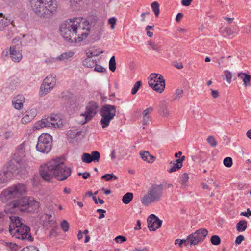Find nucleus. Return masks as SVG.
I'll use <instances>...</instances> for the list:
<instances>
[{"label": "nucleus", "mask_w": 251, "mask_h": 251, "mask_svg": "<svg viewBox=\"0 0 251 251\" xmlns=\"http://www.w3.org/2000/svg\"><path fill=\"white\" fill-rule=\"evenodd\" d=\"M9 214H11V213H5V210L4 212H0V233L2 232L4 229V223L5 221H7L8 219H9Z\"/></svg>", "instance_id": "obj_23"}, {"label": "nucleus", "mask_w": 251, "mask_h": 251, "mask_svg": "<svg viewBox=\"0 0 251 251\" xmlns=\"http://www.w3.org/2000/svg\"><path fill=\"white\" fill-rule=\"evenodd\" d=\"M10 24V21L7 19H5L3 17L2 19H0V30L2 31L4 30V28Z\"/></svg>", "instance_id": "obj_34"}, {"label": "nucleus", "mask_w": 251, "mask_h": 251, "mask_svg": "<svg viewBox=\"0 0 251 251\" xmlns=\"http://www.w3.org/2000/svg\"><path fill=\"white\" fill-rule=\"evenodd\" d=\"M10 55L12 61L19 62L22 58V55L19 51L17 50L15 46L10 47Z\"/></svg>", "instance_id": "obj_17"}, {"label": "nucleus", "mask_w": 251, "mask_h": 251, "mask_svg": "<svg viewBox=\"0 0 251 251\" xmlns=\"http://www.w3.org/2000/svg\"><path fill=\"white\" fill-rule=\"evenodd\" d=\"M153 110V108L151 106L145 109L143 112V115L149 116V113H151Z\"/></svg>", "instance_id": "obj_56"}, {"label": "nucleus", "mask_w": 251, "mask_h": 251, "mask_svg": "<svg viewBox=\"0 0 251 251\" xmlns=\"http://www.w3.org/2000/svg\"><path fill=\"white\" fill-rule=\"evenodd\" d=\"M133 251H149V250L148 248H147L146 247H144V248H143L142 249H139L138 248H136L135 247L134 249H133Z\"/></svg>", "instance_id": "obj_64"}, {"label": "nucleus", "mask_w": 251, "mask_h": 251, "mask_svg": "<svg viewBox=\"0 0 251 251\" xmlns=\"http://www.w3.org/2000/svg\"><path fill=\"white\" fill-rule=\"evenodd\" d=\"M30 6L34 13L42 18H49L56 11V0H29Z\"/></svg>", "instance_id": "obj_3"}, {"label": "nucleus", "mask_w": 251, "mask_h": 251, "mask_svg": "<svg viewBox=\"0 0 251 251\" xmlns=\"http://www.w3.org/2000/svg\"><path fill=\"white\" fill-rule=\"evenodd\" d=\"M161 79H164L161 74L152 73L150 75L149 81L160 82Z\"/></svg>", "instance_id": "obj_28"}, {"label": "nucleus", "mask_w": 251, "mask_h": 251, "mask_svg": "<svg viewBox=\"0 0 251 251\" xmlns=\"http://www.w3.org/2000/svg\"><path fill=\"white\" fill-rule=\"evenodd\" d=\"M98 105L94 101L88 103L86 107V111L84 114H82L85 117L86 121H89L94 117L97 113Z\"/></svg>", "instance_id": "obj_13"}, {"label": "nucleus", "mask_w": 251, "mask_h": 251, "mask_svg": "<svg viewBox=\"0 0 251 251\" xmlns=\"http://www.w3.org/2000/svg\"><path fill=\"white\" fill-rule=\"evenodd\" d=\"M244 239H245V238L243 235H240L238 236L235 239V244H236V245L240 244L241 243V242L244 240Z\"/></svg>", "instance_id": "obj_52"}, {"label": "nucleus", "mask_w": 251, "mask_h": 251, "mask_svg": "<svg viewBox=\"0 0 251 251\" xmlns=\"http://www.w3.org/2000/svg\"><path fill=\"white\" fill-rule=\"evenodd\" d=\"M208 233V230L205 228L199 229L187 236V241L191 245H196L203 242Z\"/></svg>", "instance_id": "obj_10"}, {"label": "nucleus", "mask_w": 251, "mask_h": 251, "mask_svg": "<svg viewBox=\"0 0 251 251\" xmlns=\"http://www.w3.org/2000/svg\"><path fill=\"white\" fill-rule=\"evenodd\" d=\"M224 165L228 168L231 167L233 164V160L231 157H226L223 160Z\"/></svg>", "instance_id": "obj_42"}, {"label": "nucleus", "mask_w": 251, "mask_h": 251, "mask_svg": "<svg viewBox=\"0 0 251 251\" xmlns=\"http://www.w3.org/2000/svg\"><path fill=\"white\" fill-rule=\"evenodd\" d=\"M62 229L64 232H67L69 229V224L66 220H63L61 222L60 224Z\"/></svg>", "instance_id": "obj_45"}, {"label": "nucleus", "mask_w": 251, "mask_h": 251, "mask_svg": "<svg viewBox=\"0 0 251 251\" xmlns=\"http://www.w3.org/2000/svg\"><path fill=\"white\" fill-rule=\"evenodd\" d=\"M108 23L111 25V29H113L116 23V19L114 17L110 18L108 20Z\"/></svg>", "instance_id": "obj_58"}, {"label": "nucleus", "mask_w": 251, "mask_h": 251, "mask_svg": "<svg viewBox=\"0 0 251 251\" xmlns=\"http://www.w3.org/2000/svg\"><path fill=\"white\" fill-rule=\"evenodd\" d=\"M207 141L212 147H216L217 144L215 139L211 136H208L207 139Z\"/></svg>", "instance_id": "obj_47"}, {"label": "nucleus", "mask_w": 251, "mask_h": 251, "mask_svg": "<svg viewBox=\"0 0 251 251\" xmlns=\"http://www.w3.org/2000/svg\"><path fill=\"white\" fill-rule=\"evenodd\" d=\"M90 155L91 156V158L92 159L93 162H99L100 157V154L99 151H93L90 154Z\"/></svg>", "instance_id": "obj_35"}, {"label": "nucleus", "mask_w": 251, "mask_h": 251, "mask_svg": "<svg viewBox=\"0 0 251 251\" xmlns=\"http://www.w3.org/2000/svg\"><path fill=\"white\" fill-rule=\"evenodd\" d=\"M237 76L243 80L245 86L250 85L251 76L249 74L241 72L238 74Z\"/></svg>", "instance_id": "obj_20"}, {"label": "nucleus", "mask_w": 251, "mask_h": 251, "mask_svg": "<svg viewBox=\"0 0 251 251\" xmlns=\"http://www.w3.org/2000/svg\"><path fill=\"white\" fill-rule=\"evenodd\" d=\"M116 106L110 104H104L100 110V114L101 116L100 124L102 128H105L109 126L111 120L113 119L116 115Z\"/></svg>", "instance_id": "obj_7"}, {"label": "nucleus", "mask_w": 251, "mask_h": 251, "mask_svg": "<svg viewBox=\"0 0 251 251\" xmlns=\"http://www.w3.org/2000/svg\"><path fill=\"white\" fill-rule=\"evenodd\" d=\"M95 65H96V61H94L89 55H88L87 57L83 61V65L88 68H92Z\"/></svg>", "instance_id": "obj_27"}, {"label": "nucleus", "mask_w": 251, "mask_h": 251, "mask_svg": "<svg viewBox=\"0 0 251 251\" xmlns=\"http://www.w3.org/2000/svg\"><path fill=\"white\" fill-rule=\"evenodd\" d=\"M25 98L22 95H18L12 100V105L14 107L18 110L22 108L23 106V102L24 101Z\"/></svg>", "instance_id": "obj_18"}, {"label": "nucleus", "mask_w": 251, "mask_h": 251, "mask_svg": "<svg viewBox=\"0 0 251 251\" xmlns=\"http://www.w3.org/2000/svg\"><path fill=\"white\" fill-rule=\"evenodd\" d=\"M142 85V82L141 81H137L135 84L133 86V87L132 88L131 90V94L132 95H135L138 91L139 90L140 87Z\"/></svg>", "instance_id": "obj_40"}, {"label": "nucleus", "mask_w": 251, "mask_h": 251, "mask_svg": "<svg viewBox=\"0 0 251 251\" xmlns=\"http://www.w3.org/2000/svg\"><path fill=\"white\" fill-rule=\"evenodd\" d=\"M13 136V133L11 131H7L4 134V137L6 139H8Z\"/></svg>", "instance_id": "obj_61"}, {"label": "nucleus", "mask_w": 251, "mask_h": 251, "mask_svg": "<svg viewBox=\"0 0 251 251\" xmlns=\"http://www.w3.org/2000/svg\"><path fill=\"white\" fill-rule=\"evenodd\" d=\"M240 215L242 216H246L247 217H249V216L251 215V211L250 210L249 208H248L247 210V212H242L240 214Z\"/></svg>", "instance_id": "obj_62"}, {"label": "nucleus", "mask_w": 251, "mask_h": 251, "mask_svg": "<svg viewBox=\"0 0 251 251\" xmlns=\"http://www.w3.org/2000/svg\"><path fill=\"white\" fill-rule=\"evenodd\" d=\"M58 164L56 158L50 160L44 165H41L40 174L42 178L49 181L55 177V171H56Z\"/></svg>", "instance_id": "obj_6"}, {"label": "nucleus", "mask_w": 251, "mask_h": 251, "mask_svg": "<svg viewBox=\"0 0 251 251\" xmlns=\"http://www.w3.org/2000/svg\"><path fill=\"white\" fill-rule=\"evenodd\" d=\"M159 4L156 1H154L151 4V7L155 16L157 17L159 14Z\"/></svg>", "instance_id": "obj_38"}, {"label": "nucleus", "mask_w": 251, "mask_h": 251, "mask_svg": "<svg viewBox=\"0 0 251 251\" xmlns=\"http://www.w3.org/2000/svg\"><path fill=\"white\" fill-rule=\"evenodd\" d=\"M163 184L151 185L142 199V204L148 206L151 203L159 201L163 196Z\"/></svg>", "instance_id": "obj_5"}, {"label": "nucleus", "mask_w": 251, "mask_h": 251, "mask_svg": "<svg viewBox=\"0 0 251 251\" xmlns=\"http://www.w3.org/2000/svg\"><path fill=\"white\" fill-rule=\"evenodd\" d=\"M152 50L157 52L161 53L162 51L161 45L159 43H155L151 48Z\"/></svg>", "instance_id": "obj_48"}, {"label": "nucleus", "mask_w": 251, "mask_h": 251, "mask_svg": "<svg viewBox=\"0 0 251 251\" xmlns=\"http://www.w3.org/2000/svg\"><path fill=\"white\" fill-rule=\"evenodd\" d=\"M140 155L143 160L148 163H152L155 160V157L148 151H141Z\"/></svg>", "instance_id": "obj_19"}, {"label": "nucleus", "mask_w": 251, "mask_h": 251, "mask_svg": "<svg viewBox=\"0 0 251 251\" xmlns=\"http://www.w3.org/2000/svg\"><path fill=\"white\" fill-rule=\"evenodd\" d=\"M11 223L9 225V231L12 236L22 240L32 242L33 238L30 233V228L22 223L18 216H9Z\"/></svg>", "instance_id": "obj_4"}, {"label": "nucleus", "mask_w": 251, "mask_h": 251, "mask_svg": "<svg viewBox=\"0 0 251 251\" xmlns=\"http://www.w3.org/2000/svg\"><path fill=\"white\" fill-rule=\"evenodd\" d=\"M34 117V114L30 116L29 114H27L22 118V123L23 124L27 123L32 120Z\"/></svg>", "instance_id": "obj_43"}, {"label": "nucleus", "mask_w": 251, "mask_h": 251, "mask_svg": "<svg viewBox=\"0 0 251 251\" xmlns=\"http://www.w3.org/2000/svg\"><path fill=\"white\" fill-rule=\"evenodd\" d=\"M149 85L152 88L153 90L161 93L162 92L165 87V81L164 79H161L160 82H155L149 81Z\"/></svg>", "instance_id": "obj_16"}, {"label": "nucleus", "mask_w": 251, "mask_h": 251, "mask_svg": "<svg viewBox=\"0 0 251 251\" xmlns=\"http://www.w3.org/2000/svg\"><path fill=\"white\" fill-rule=\"evenodd\" d=\"M151 121V117L150 116L143 115V124L148 125Z\"/></svg>", "instance_id": "obj_55"}, {"label": "nucleus", "mask_w": 251, "mask_h": 251, "mask_svg": "<svg viewBox=\"0 0 251 251\" xmlns=\"http://www.w3.org/2000/svg\"><path fill=\"white\" fill-rule=\"evenodd\" d=\"M247 222L246 220H242L240 221L236 224V229L239 232H243L247 228Z\"/></svg>", "instance_id": "obj_29"}, {"label": "nucleus", "mask_w": 251, "mask_h": 251, "mask_svg": "<svg viewBox=\"0 0 251 251\" xmlns=\"http://www.w3.org/2000/svg\"><path fill=\"white\" fill-rule=\"evenodd\" d=\"M81 0H70V5L75 10L77 9Z\"/></svg>", "instance_id": "obj_44"}, {"label": "nucleus", "mask_w": 251, "mask_h": 251, "mask_svg": "<svg viewBox=\"0 0 251 251\" xmlns=\"http://www.w3.org/2000/svg\"><path fill=\"white\" fill-rule=\"evenodd\" d=\"M115 240L117 243H123L126 240V238L125 236L119 235L117 236Z\"/></svg>", "instance_id": "obj_54"}, {"label": "nucleus", "mask_w": 251, "mask_h": 251, "mask_svg": "<svg viewBox=\"0 0 251 251\" xmlns=\"http://www.w3.org/2000/svg\"><path fill=\"white\" fill-rule=\"evenodd\" d=\"M192 0H182L181 3L182 5L188 6L190 5Z\"/></svg>", "instance_id": "obj_63"}, {"label": "nucleus", "mask_w": 251, "mask_h": 251, "mask_svg": "<svg viewBox=\"0 0 251 251\" xmlns=\"http://www.w3.org/2000/svg\"><path fill=\"white\" fill-rule=\"evenodd\" d=\"M147 223L149 230L154 231L161 227L162 221L160 220L157 216L152 214L148 217Z\"/></svg>", "instance_id": "obj_14"}, {"label": "nucleus", "mask_w": 251, "mask_h": 251, "mask_svg": "<svg viewBox=\"0 0 251 251\" xmlns=\"http://www.w3.org/2000/svg\"><path fill=\"white\" fill-rule=\"evenodd\" d=\"M27 145V142L25 141H24L17 147L13 154L14 160L19 165H20V163L22 161L23 157L25 156V148Z\"/></svg>", "instance_id": "obj_12"}, {"label": "nucleus", "mask_w": 251, "mask_h": 251, "mask_svg": "<svg viewBox=\"0 0 251 251\" xmlns=\"http://www.w3.org/2000/svg\"><path fill=\"white\" fill-rule=\"evenodd\" d=\"M54 87H51L50 85L48 84L47 85V83H45L43 82V83L41 84L40 89V92L39 94L41 97L44 96L47 94L49 93L52 89H53Z\"/></svg>", "instance_id": "obj_21"}, {"label": "nucleus", "mask_w": 251, "mask_h": 251, "mask_svg": "<svg viewBox=\"0 0 251 251\" xmlns=\"http://www.w3.org/2000/svg\"><path fill=\"white\" fill-rule=\"evenodd\" d=\"M59 116L57 115H51L45 119H42L41 120L37 122L34 126V128L36 130H39L43 127H53L56 128L57 121Z\"/></svg>", "instance_id": "obj_11"}, {"label": "nucleus", "mask_w": 251, "mask_h": 251, "mask_svg": "<svg viewBox=\"0 0 251 251\" xmlns=\"http://www.w3.org/2000/svg\"><path fill=\"white\" fill-rule=\"evenodd\" d=\"M158 112L161 115L163 116H167L169 115L168 105L164 101L160 103Z\"/></svg>", "instance_id": "obj_25"}, {"label": "nucleus", "mask_w": 251, "mask_h": 251, "mask_svg": "<svg viewBox=\"0 0 251 251\" xmlns=\"http://www.w3.org/2000/svg\"><path fill=\"white\" fill-rule=\"evenodd\" d=\"M183 94V91L181 89H177L176 90L175 94L172 96V100L175 101L181 98Z\"/></svg>", "instance_id": "obj_32"}, {"label": "nucleus", "mask_w": 251, "mask_h": 251, "mask_svg": "<svg viewBox=\"0 0 251 251\" xmlns=\"http://www.w3.org/2000/svg\"><path fill=\"white\" fill-rule=\"evenodd\" d=\"M189 177L188 175L186 173H184L182 174V176L181 177V182L182 184L185 183L188 180Z\"/></svg>", "instance_id": "obj_53"}, {"label": "nucleus", "mask_w": 251, "mask_h": 251, "mask_svg": "<svg viewBox=\"0 0 251 251\" xmlns=\"http://www.w3.org/2000/svg\"><path fill=\"white\" fill-rule=\"evenodd\" d=\"M20 165H19L14 160V158L10 160L9 162V170L7 171H11L12 173V176L14 173L15 174H20L25 173V171H26V167L25 165H24L22 161L20 163Z\"/></svg>", "instance_id": "obj_15"}, {"label": "nucleus", "mask_w": 251, "mask_h": 251, "mask_svg": "<svg viewBox=\"0 0 251 251\" xmlns=\"http://www.w3.org/2000/svg\"><path fill=\"white\" fill-rule=\"evenodd\" d=\"M97 212L100 213L99 219H101L105 217L104 213H106L105 210L102 209H98Z\"/></svg>", "instance_id": "obj_57"}, {"label": "nucleus", "mask_w": 251, "mask_h": 251, "mask_svg": "<svg viewBox=\"0 0 251 251\" xmlns=\"http://www.w3.org/2000/svg\"><path fill=\"white\" fill-rule=\"evenodd\" d=\"M78 175L82 176L84 179H86L90 176V174L88 172H86L84 173H78Z\"/></svg>", "instance_id": "obj_59"}, {"label": "nucleus", "mask_w": 251, "mask_h": 251, "mask_svg": "<svg viewBox=\"0 0 251 251\" xmlns=\"http://www.w3.org/2000/svg\"><path fill=\"white\" fill-rule=\"evenodd\" d=\"M133 195L132 193L127 192L122 198V201L125 204H128L132 200Z\"/></svg>", "instance_id": "obj_31"}, {"label": "nucleus", "mask_w": 251, "mask_h": 251, "mask_svg": "<svg viewBox=\"0 0 251 251\" xmlns=\"http://www.w3.org/2000/svg\"><path fill=\"white\" fill-rule=\"evenodd\" d=\"M12 176L11 171H4L0 174V185L6 182Z\"/></svg>", "instance_id": "obj_24"}, {"label": "nucleus", "mask_w": 251, "mask_h": 251, "mask_svg": "<svg viewBox=\"0 0 251 251\" xmlns=\"http://www.w3.org/2000/svg\"><path fill=\"white\" fill-rule=\"evenodd\" d=\"M82 161L86 163H90L93 162L90 154L84 153L81 157Z\"/></svg>", "instance_id": "obj_37"}, {"label": "nucleus", "mask_w": 251, "mask_h": 251, "mask_svg": "<svg viewBox=\"0 0 251 251\" xmlns=\"http://www.w3.org/2000/svg\"><path fill=\"white\" fill-rule=\"evenodd\" d=\"M109 68L110 71L114 72L116 68L115 58L114 56L111 57L109 62Z\"/></svg>", "instance_id": "obj_36"}, {"label": "nucleus", "mask_w": 251, "mask_h": 251, "mask_svg": "<svg viewBox=\"0 0 251 251\" xmlns=\"http://www.w3.org/2000/svg\"><path fill=\"white\" fill-rule=\"evenodd\" d=\"M101 178L102 179H104L106 181H111L112 179H114L115 180H117L118 179V177L114 175L113 173L111 174H106L104 175H103Z\"/></svg>", "instance_id": "obj_33"}, {"label": "nucleus", "mask_w": 251, "mask_h": 251, "mask_svg": "<svg viewBox=\"0 0 251 251\" xmlns=\"http://www.w3.org/2000/svg\"><path fill=\"white\" fill-rule=\"evenodd\" d=\"M52 146V137L48 133H42L38 139L36 146L38 151L43 153H48L51 150Z\"/></svg>", "instance_id": "obj_8"}, {"label": "nucleus", "mask_w": 251, "mask_h": 251, "mask_svg": "<svg viewBox=\"0 0 251 251\" xmlns=\"http://www.w3.org/2000/svg\"><path fill=\"white\" fill-rule=\"evenodd\" d=\"M57 163L58 164L55 171V178L58 181H63L71 176L72 169L67 166L60 158H57Z\"/></svg>", "instance_id": "obj_9"}, {"label": "nucleus", "mask_w": 251, "mask_h": 251, "mask_svg": "<svg viewBox=\"0 0 251 251\" xmlns=\"http://www.w3.org/2000/svg\"><path fill=\"white\" fill-rule=\"evenodd\" d=\"M210 242L214 245H218L221 243V239L218 235H213L210 238Z\"/></svg>", "instance_id": "obj_39"}, {"label": "nucleus", "mask_w": 251, "mask_h": 251, "mask_svg": "<svg viewBox=\"0 0 251 251\" xmlns=\"http://www.w3.org/2000/svg\"><path fill=\"white\" fill-rule=\"evenodd\" d=\"M223 33L227 36L233 35L234 34V32L229 27L224 28Z\"/></svg>", "instance_id": "obj_49"}, {"label": "nucleus", "mask_w": 251, "mask_h": 251, "mask_svg": "<svg viewBox=\"0 0 251 251\" xmlns=\"http://www.w3.org/2000/svg\"><path fill=\"white\" fill-rule=\"evenodd\" d=\"M10 54V49H4L1 54V58L3 60H5L6 58Z\"/></svg>", "instance_id": "obj_51"}, {"label": "nucleus", "mask_w": 251, "mask_h": 251, "mask_svg": "<svg viewBox=\"0 0 251 251\" xmlns=\"http://www.w3.org/2000/svg\"><path fill=\"white\" fill-rule=\"evenodd\" d=\"M170 164H173V166L168 170L169 173H172L180 169L182 167V165H179L178 163H175L174 162L171 161Z\"/></svg>", "instance_id": "obj_41"}, {"label": "nucleus", "mask_w": 251, "mask_h": 251, "mask_svg": "<svg viewBox=\"0 0 251 251\" xmlns=\"http://www.w3.org/2000/svg\"><path fill=\"white\" fill-rule=\"evenodd\" d=\"M187 240L185 239H176L175 241L176 245L178 244L180 247L181 246L183 243H186Z\"/></svg>", "instance_id": "obj_60"}, {"label": "nucleus", "mask_w": 251, "mask_h": 251, "mask_svg": "<svg viewBox=\"0 0 251 251\" xmlns=\"http://www.w3.org/2000/svg\"><path fill=\"white\" fill-rule=\"evenodd\" d=\"M222 78L223 79H226L228 83H230L232 81V78H233V80L236 79V76L235 74L232 75L231 72L228 70L224 71V75H222Z\"/></svg>", "instance_id": "obj_26"}, {"label": "nucleus", "mask_w": 251, "mask_h": 251, "mask_svg": "<svg viewBox=\"0 0 251 251\" xmlns=\"http://www.w3.org/2000/svg\"><path fill=\"white\" fill-rule=\"evenodd\" d=\"M79 17L73 18L62 23L60 26V31L63 37L67 41L73 42L76 41V36L78 31L83 30L84 25L87 21Z\"/></svg>", "instance_id": "obj_2"}, {"label": "nucleus", "mask_w": 251, "mask_h": 251, "mask_svg": "<svg viewBox=\"0 0 251 251\" xmlns=\"http://www.w3.org/2000/svg\"><path fill=\"white\" fill-rule=\"evenodd\" d=\"M80 132L75 131L73 130H69L68 132V135L69 137L72 139L76 138L77 136L80 135Z\"/></svg>", "instance_id": "obj_46"}, {"label": "nucleus", "mask_w": 251, "mask_h": 251, "mask_svg": "<svg viewBox=\"0 0 251 251\" xmlns=\"http://www.w3.org/2000/svg\"><path fill=\"white\" fill-rule=\"evenodd\" d=\"M74 55V53L73 52H65V53H64L63 54H62L61 55H60V56H59L58 57H56V58H53V61H55V60H65V59H68V58L71 57L72 56H73Z\"/></svg>", "instance_id": "obj_30"}, {"label": "nucleus", "mask_w": 251, "mask_h": 251, "mask_svg": "<svg viewBox=\"0 0 251 251\" xmlns=\"http://www.w3.org/2000/svg\"><path fill=\"white\" fill-rule=\"evenodd\" d=\"M95 67L94 69V70L95 71L100 72V73H104L106 72V69L102 67L101 65H98L96 64V65H95Z\"/></svg>", "instance_id": "obj_50"}, {"label": "nucleus", "mask_w": 251, "mask_h": 251, "mask_svg": "<svg viewBox=\"0 0 251 251\" xmlns=\"http://www.w3.org/2000/svg\"><path fill=\"white\" fill-rule=\"evenodd\" d=\"M56 79L55 74H50L48 75L43 80V82L49 84L51 87H54L56 84Z\"/></svg>", "instance_id": "obj_22"}, {"label": "nucleus", "mask_w": 251, "mask_h": 251, "mask_svg": "<svg viewBox=\"0 0 251 251\" xmlns=\"http://www.w3.org/2000/svg\"><path fill=\"white\" fill-rule=\"evenodd\" d=\"M27 187L23 183L15 184L4 189L0 195V199L12 201L7 202L5 207L7 213H16L19 211L33 213L40 207V203L33 197H25Z\"/></svg>", "instance_id": "obj_1"}]
</instances>
